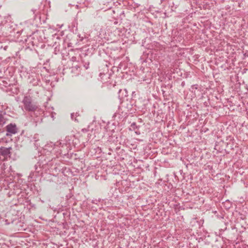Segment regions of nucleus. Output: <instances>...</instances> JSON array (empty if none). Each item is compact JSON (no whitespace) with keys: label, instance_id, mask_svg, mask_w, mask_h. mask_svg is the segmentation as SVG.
Returning <instances> with one entry per match:
<instances>
[{"label":"nucleus","instance_id":"nucleus-2","mask_svg":"<svg viewBox=\"0 0 248 248\" xmlns=\"http://www.w3.org/2000/svg\"><path fill=\"white\" fill-rule=\"evenodd\" d=\"M17 127L15 124H10L6 126V136H9L17 133Z\"/></svg>","mask_w":248,"mask_h":248},{"label":"nucleus","instance_id":"nucleus-4","mask_svg":"<svg viewBox=\"0 0 248 248\" xmlns=\"http://www.w3.org/2000/svg\"><path fill=\"white\" fill-rule=\"evenodd\" d=\"M73 116H74V114H71V117H72V118H73Z\"/></svg>","mask_w":248,"mask_h":248},{"label":"nucleus","instance_id":"nucleus-5","mask_svg":"<svg viewBox=\"0 0 248 248\" xmlns=\"http://www.w3.org/2000/svg\"><path fill=\"white\" fill-rule=\"evenodd\" d=\"M1 124V121L0 120V124Z\"/></svg>","mask_w":248,"mask_h":248},{"label":"nucleus","instance_id":"nucleus-1","mask_svg":"<svg viewBox=\"0 0 248 248\" xmlns=\"http://www.w3.org/2000/svg\"><path fill=\"white\" fill-rule=\"evenodd\" d=\"M22 103L24 104V108L28 111L34 110L36 107L31 103V99L30 96H25L23 99Z\"/></svg>","mask_w":248,"mask_h":248},{"label":"nucleus","instance_id":"nucleus-3","mask_svg":"<svg viewBox=\"0 0 248 248\" xmlns=\"http://www.w3.org/2000/svg\"><path fill=\"white\" fill-rule=\"evenodd\" d=\"M56 41L54 42V44L53 45V46H60V42H61V40L58 38H56Z\"/></svg>","mask_w":248,"mask_h":248}]
</instances>
